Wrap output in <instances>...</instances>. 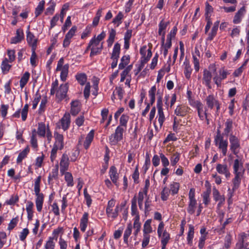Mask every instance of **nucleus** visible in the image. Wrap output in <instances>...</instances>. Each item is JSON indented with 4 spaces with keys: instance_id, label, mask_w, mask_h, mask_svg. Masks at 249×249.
<instances>
[{
    "instance_id": "58",
    "label": "nucleus",
    "mask_w": 249,
    "mask_h": 249,
    "mask_svg": "<svg viewBox=\"0 0 249 249\" xmlns=\"http://www.w3.org/2000/svg\"><path fill=\"white\" fill-rule=\"evenodd\" d=\"M56 166V168L52 170L51 173L50 174L48 177L49 182L53 180V179H55L57 177L58 172V165H57Z\"/></svg>"
},
{
    "instance_id": "21",
    "label": "nucleus",
    "mask_w": 249,
    "mask_h": 249,
    "mask_svg": "<svg viewBox=\"0 0 249 249\" xmlns=\"http://www.w3.org/2000/svg\"><path fill=\"white\" fill-rule=\"evenodd\" d=\"M246 13V9L244 6L241 7L238 12L235 14L233 19V23L234 24H238L239 23Z\"/></svg>"
},
{
    "instance_id": "35",
    "label": "nucleus",
    "mask_w": 249,
    "mask_h": 249,
    "mask_svg": "<svg viewBox=\"0 0 249 249\" xmlns=\"http://www.w3.org/2000/svg\"><path fill=\"white\" fill-rule=\"evenodd\" d=\"M211 193V189L210 186L207 189L206 191L203 192L202 194L203 203L207 205L210 202V195Z\"/></svg>"
},
{
    "instance_id": "31",
    "label": "nucleus",
    "mask_w": 249,
    "mask_h": 249,
    "mask_svg": "<svg viewBox=\"0 0 249 249\" xmlns=\"http://www.w3.org/2000/svg\"><path fill=\"white\" fill-rule=\"evenodd\" d=\"M131 214L135 215V217L138 216L140 218L137 207V198L136 196L131 200Z\"/></svg>"
},
{
    "instance_id": "59",
    "label": "nucleus",
    "mask_w": 249,
    "mask_h": 249,
    "mask_svg": "<svg viewBox=\"0 0 249 249\" xmlns=\"http://www.w3.org/2000/svg\"><path fill=\"white\" fill-rule=\"evenodd\" d=\"M179 188V184L178 182H174L170 185V192L173 195L178 193Z\"/></svg>"
},
{
    "instance_id": "34",
    "label": "nucleus",
    "mask_w": 249,
    "mask_h": 249,
    "mask_svg": "<svg viewBox=\"0 0 249 249\" xmlns=\"http://www.w3.org/2000/svg\"><path fill=\"white\" fill-rule=\"evenodd\" d=\"M232 121L231 119H227L225 123V128L224 129L223 135L228 136L232 128Z\"/></svg>"
},
{
    "instance_id": "44",
    "label": "nucleus",
    "mask_w": 249,
    "mask_h": 249,
    "mask_svg": "<svg viewBox=\"0 0 249 249\" xmlns=\"http://www.w3.org/2000/svg\"><path fill=\"white\" fill-rule=\"evenodd\" d=\"M75 77L78 83L81 85H85L87 80V75L84 73L77 74Z\"/></svg>"
},
{
    "instance_id": "43",
    "label": "nucleus",
    "mask_w": 249,
    "mask_h": 249,
    "mask_svg": "<svg viewBox=\"0 0 249 249\" xmlns=\"http://www.w3.org/2000/svg\"><path fill=\"white\" fill-rule=\"evenodd\" d=\"M156 92V87L155 86H153L148 91V95L150 98V102L149 104L152 105L155 101V94Z\"/></svg>"
},
{
    "instance_id": "14",
    "label": "nucleus",
    "mask_w": 249,
    "mask_h": 249,
    "mask_svg": "<svg viewBox=\"0 0 249 249\" xmlns=\"http://www.w3.org/2000/svg\"><path fill=\"white\" fill-rule=\"evenodd\" d=\"M29 106L28 104H25L20 111V109L18 110L15 113L12 115V117L15 118H19L20 117V114L21 113V119L23 121H25L27 117L28 112Z\"/></svg>"
},
{
    "instance_id": "19",
    "label": "nucleus",
    "mask_w": 249,
    "mask_h": 249,
    "mask_svg": "<svg viewBox=\"0 0 249 249\" xmlns=\"http://www.w3.org/2000/svg\"><path fill=\"white\" fill-rule=\"evenodd\" d=\"M212 79V74L211 73L205 69L203 71L202 82L205 84L209 89L212 88L211 86V82Z\"/></svg>"
},
{
    "instance_id": "60",
    "label": "nucleus",
    "mask_w": 249,
    "mask_h": 249,
    "mask_svg": "<svg viewBox=\"0 0 249 249\" xmlns=\"http://www.w3.org/2000/svg\"><path fill=\"white\" fill-rule=\"evenodd\" d=\"M48 4L49 6L46 9L45 14L46 15H52L54 10L55 3L51 0Z\"/></svg>"
},
{
    "instance_id": "1",
    "label": "nucleus",
    "mask_w": 249,
    "mask_h": 249,
    "mask_svg": "<svg viewBox=\"0 0 249 249\" xmlns=\"http://www.w3.org/2000/svg\"><path fill=\"white\" fill-rule=\"evenodd\" d=\"M233 170L234 178L232 180V190L234 191L239 187L242 178L245 174V169L243 166V161L241 159H236L234 160Z\"/></svg>"
},
{
    "instance_id": "24",
    "label": "nucleus",
    "mask_w": 249,
    "mask_h": 249,
    "mask_svg": "<svg viewBox=\"0 0 249 249\" xmlns=\"http://www.w3.org/2000/svg\"><path fill=\"white\" fill-rule=\"evenodd\" d=\"M89 213L85 212L80 219V228L82 231L85 232L88 226Z\"/></svg>"
},
{
    "instance_id": "8",
    "label": "nucleus",
    "mask_w": 249,
    "mask_h": 249,
    "mask_svg": "<svg viewBox=\"0 0 249 249\" xmlns=\"http://www.w3.org/2000/svg\"><path fill=\"white\" fill-rule=\"evenodd\" d=\"M71 124V116L69 113H66L58 123V126L61 127L64 131L67 130Z\"/></svg>"
},
{
    "instance_id": "30",
    "label": "nucleus",
    "mask_w": 249,
    "mask_h": 249,
    "mask_svg": "<svg viewBox=\"0 0 249 249\" xmlns=\"http://www.w3.org/2000/svg\"><path fill=\"white\" fill-rule=\"evenodd\" d=\"M151 219H147L145 222L143 229V234L149 235V233L152 232V228L151 226Z\"/></svg>"
},
{
    "instance_id": "50",
    "label": "nucleus",
    "mask_w": 249,
    "mask_h": 249,
    "mask_svg": "<svg viewBox=\"0 0 249 249\" xmlns=\"http://www.w3.org/2000/svg\"><path fill=\"white\" fill-rule=\"evenodd\" d=\"M37 134L41 137H44L46 133V126L44 123H39L37 128Z\"/></svg>"
},
{
    "instance_id": "63",
    "label": "nucleus",
    "mask_w": 249,
    "mask_h": 249,
    "mask_svg": "<svg viewBox=\"0 0 249 249\" xmlns=\"http://www.w3.org/2000/svg\"><path fill=\"white\" fill-rule=\"evenodd\" d=\"M47 102V99L46 97L42 99L38 109V113L39 114H42L44 111Z\"/></svg>"
},
{
    "instance_id": "13",
    "label": "nucleus",
    "mask_w": 249,
    "mask_h": 249,
    "mask_svg": "<svg viewBox=\"0 0 249 249\" xmlns=\"http://www.w3.org/2000/svg\"><path fill=\"white\" fill-rule=\"evenodd\" d=\"M76 30V26H73L66 35L63 43L64 47L66 48L69 46L71 43V39L75 35Z\"/></svg>"
},
{
    "instance_id": "45",
    "label": "nucleus",
    "mask_w": 249,
    "mask_h": 249,
    "mask_svg": "<svg viewBox=\"0 0 249 249\" xmlns=\"http://www.w3.org/2000/svg\"><path fill=\"white\" fill-rule=\"evenodd\" d=\"M65 175V179L68 186H72L73 185V180L72 174L68 172H65L63 174Z\"/></svg>"
},
{
    "instance_id": "5",
    "label": "nucleus",
    "mask_w": 249,
    "mask_h": 249,
    "mask_svg": "<svg viewBox=\"0 0 249 249\" xmlns=\"http://www.w3.org/2000/svg\"><path fill=\"white\" fill-rule=\"evenodd\" d=\"M121 46L118 43H116L114 46L111 59L112 60L111 68L114 69L117 65L118 59L120 53Z\"/></svg>"
},
{
    "instance_id": "40",
    "label": "nucleus",
    "mask_w": 249,
    "mask_h": 249,
    "mask_svg": "<svg viewBox=\"0 0 249 249\" xmlns=\"http://www.w3.org/2000/svg\"><path fill=\"white\" fill-rule=\"evenodd\" d=\"M30 73L28 71H26L21 77L19 81L20 87L21 88H23L27 83L30 77Z\"/></svg>"
},
{
    "instance_id": "32",
    "label": "nucleus",
    "mask_w": 249,
    "mask_h": 249,
    "mask_svg": "<svg viewBox=\"0 0 249 249\" xmlns=\"http://www.w3.org/2000/svg\"><path fill=\"white\" fill-rule=\"evenodd\" d=\"M133 227L135 230L133 234L135 237H136L138 233L140 231L141 227V223L140 222V218L138 216H137V217H135L134 218Z\"/></svg>"
},
{
    "instance_id": "62",
    "label": "nucleus",
    "mask_w": 249,
    "mask_h": 249,
    "mask_svg": "<svg viewBox=\"0 0 249 249\" xmlns=\"http://www.w3.org/2000/svg\"><path fill=\"white\" fill-rule=\"evenodd\" d=\"M36 129H34L32 132V135L31 139V143L33 147L36 148L37 147V139L36 138Z\"/></svg>"
},
{
    "instance_id": "10",
    "label": "nucleus",
    "mask_w": 249,
    "mask_h": 249,
    "mask_svg": "<svg viewBox=\"0 0 249 249\" xmlns=\"http://www.w3.org/2000/svg\"><path fill=\"white\" fill-rule=\"evenodd\" d=\"M69 158L68 156L64 153L61 157L60 162V171L61 174H64L69 168Z\"/></svg>"
},
{
    "instance_id": "7",
    "label": "nucleus",
    "mask_w": 249,
    "mask_h": 249,
    "mask_svg": "<svg viewBox=\"0 0 249 249\" xmlns=\"http://www.w3.org/2000/svg\"><path fill=\"white\" fill-rule=\"evenodd\" d=\"M247 235L245 232L239 234L238 242L236 244V249H248L249 243L247 240Z\"/></svg>"
},
{
    "instance_id": "17",
    "label": "nucleus",
    "mask_w": 249,
    "mask_h": 249,
    "mask_svg": "<svg viewBox=\"0 0 249 249\" xmlns=\"http://www.w3.org/2000/svg\"><path fill=\"white\" fill-rule=\"evenodd\" d=\"M36 198V209L38 212H41L42 209L43 201H44V195L42 193H40V191L38 193L35 192Z\"/></svg>"
},
{
    "instance_id": "22",
    "label": "nucleus",
    "mask_w": 249,
    "mask_h": 249,
    "mask_svg": "<svg viewBox=\"0 0 249 249\" xmlns=\"http://www.w3.org/2000/svg\"><path fill=\"white\" fill-rule=\"evenodd\" d=\"M109 177L112 181L116 185L118 186L117 180L119 178V175L117 173L116 168L112 166L110 167L109 171Z\"/></svg>"
},
{
    "instance_id": "2",
    "label": "nucleus",
    "mask_w": 249,
    "mask_h": 249,
    "mask_svg": "<svg viewBox=\"0 0 249 249\" xmlns=\"http://www.w3.org/2000/svg\"><path fill=\"white\" fill-rule=\"evenodd\" d=\"M125 129L121 126H118L114 133L109 137V141L112 145H116L118 142L121 141L123 138V133Z\"/></svg>"
},
{
    "instance_id": "61",
    "label": "nucleus",
    "mask_w": 249,
    "mask_h": 249,
    "mask_svg": "<svg viewBox=\"0 0 249 249\" xmlns=\"http://www.w3.org/2000/svg\"><path fill=\"white\" fill-rule=\"evenodd\" d=\"M170 192V190L168 188L166 187H164L161 193V199L163 201L166 200L169 195Z\"/></svg>"
},
{
    "instance_id": "53",
    "label": "nucleus",
    "mask_w": 249,
    "mask_h": 249,
    "mask_svg": "<svg viewBox=\"0 0 249 249\" xmlns=\"http://www.w3.org/2000/svg\"><path fill=\"white\" fill-rule=\"evenodd\" d=\"M128 119L129 117L128 115L123 114L120 119V125L119 126L124 127V129H125Z\"/></svg>"
},
{
    "instance_id": "64",
    "label": "nucleus",
    "mask_w": 249,
    "mask_h": 249,
    "mask_svg": "<svg viewBox=\"0 0 249 249\" xmlns=\"http://www.w3.org/2000/svg\"><path fill=\"white\" fill-rule=\"evenodd\" d=\"M18 221V217L13 218L10 222L8 226V230L11 231L13 230L17 225Z\"/></svg>"
},
{
    "instance_id": "20",
    "label": "nucleus",
    "mask_w": 249,
    "mask_h": 249,
    "mask_svg": "<svg viewBox=\"0 0 249 249\" xmlns=\"http://www.w3.org/2000/svg\"><path fill=\"white\" fill-rule=\"evenodd\" d=\"M213 199L216 201H219L218 206L220 207L225 202V199L224 196H221L215 187H213Z\"/></svg>"
},
{
    "instance_id": "25",
    "label": "nucleus",
    "mask_w": 249,
    "mask_h": 249,
    "mask_svg": "<svg viewBox=\"0 0 249 249\" xmlns=\"http://www.w3.org/2000/svg\"><path fill=\"white\" fill-rule=\"evenodd\" d=\"M24 34L22 30L18 29L16 31V36L12 37L11 39V44H16L20 42L23 38Z\"/></svg>"
},
{
    "instance_id": "15",
    "label": "nucleus",
    "mask_w": 249,
    "mask_h": 249,
    "mask_svg": "<svg viewBox=\"0 0 249 249\" xmlns=\"http://www.w3.org/2000/svg\"><path fill=\"white\" fill-rule=\"evenodd\" d=\"M216 170L219 174L224 175L227 178H229L231 176V173L227 165L226 164H217L216 167Z\"/></svg>"
},
{
    "instance_id": "56",
    "label": "nucleus",
    "mask_w": 249,
    "mask_h": 249,
    "mask_svg": "<svg viewBox=\"0 0 249 249\" xmlns=\"http://www.w3.org/2000/svg\"><path fill=\"white\" fill-rule=\"evenodd\" d=\"M55 246V242L52 239L48 238L44 245L45 249H54Z\"/></svg>"
},
{
    "instance_id": "6",
    "label": "nucleus",
    "mask_w": 249,
    "mask_h": 249,
    "mask_svg": "<svg viewBox=\"0 0 249 249\" xmlns=\"http://www.w3.org/2000/svg\"><path fill=\"white\" fill-rule=\"evenodd\" d=\"M162 99L161 96H160L157 99V107L158 108V122L160 127L162 126L163 123L165 120V117L162 108Z\"/></svg>"
},
{
    "instance_id": "33",
    "label": "nucleus",
    "mask_w": 249,
    "mask_h": 249,
    "mask_svg": "<svg viewBox=\"0 0 249 249\" xmlns=\"http://www.w3.org/2000/svg\"><path fill=\"white\" fill-rule=\"evenodd\" d=\"M194 234V227L193 225H190L189 226V231L187 234V240L188 244L192 246L193 244V239Z\"/></svg>"
},
{
    "instance_id": "46",
    "label": "nucleus",
    "mask_w": 249,
    "mask_h": 249,
    "mask_svg": "<svg viewBox=\"0 0 249 249\" xmlns=\"http://www.w3.org/2000/svg\"><path fill=\"white\" fill-rule=\"evenodd\" d=\"M184 64L185 65L184 73L186 78L189 79L190 78L192 70L188 62H184Z\"/></svg>"
},
{
    "instance_id": "38",
    "label": "nucleus",
    "mask_w": 249,
    "mask_h": 249,
    "mask_svg": "<svg viewBox=\"0 0 249 249\" xmlns=\"http://www.w3.org/2000/svg\"><path fill=\"white\" fill-rule=\"evenodd\" d=\"M29 147L28 146H27L22 152H21L18 157L17 160V163H20L23 160V159L26 157L27 155L29 152Z\"/></svg>"
},
{
    "instance_id": "11",
    "label": "nucleus",
    "mask_w": 249,
    "mask_h": 249,
    "mask_svg": "<svg viewBox=\"0 0 249 249\" xmlns=\"http://www.w3.org/2000/svg\"><path fill=\"white\" fill-rule=\"evenodd\" d=\"M68 90L67 84H62L56 92V97L59 101H62L66 96Z\"/></svg>"
},
{
    "instance_id": "27",
    "label": "nucleus",
    "mask_w": 249,
    "mask_h": 249,
    "mask_svg": "<svg viewBox=\"0 0 249 249\" xmlns=\"http://www.w3.org/2000/svg\"><path fill=\"white\" fill-rule=\"evenodd\" d=\"M206 105L207 107L212 109L213 108L215 104L217 102V100H216L213 96V95L211 94L208 95L206 98Z\"/></svg>"
},
{
    "instance_id": "36",
    "label": "nucleus",
    "mask_w": 249,
    "mask_h": 249,
    "mask_svg": "<svg viewBox=\"0 0 249 249\" xmlns=\"http://www.w3.org/2000/svg\"><path fill=\"white\" fill-rule=\"evenodd\" d=\"M219 23V21H216L214 23L213 26V27L211 32L209 34L208 39L212 40L213 37L215 36L217 31L218 30V27Z\"/></svg>"
},
{
    "instance_id": "37",
    "label": "nucleus",
    "mask_w": 249,
    "mask_h": 249,
    "mask_svg": "<svg viewBox=\"0 0 249 249\" xmlns=\"http://www.w3.org/2000/svg\"><path fill=\"white\" fill-rule=\"evenodd\" d=\"M196 204V200H189L188 207L187 209V211L189 213L191 214L194 213Z\"/></svg>"
},
{
    "instance_id": "55",
    "label": "nucleus",
    "mask_w": 249,
    "mask_h": 249,
    "mask_svg": "<svg viewBox=\"0 0 249 249\" xmlns=\"http://www.w3.org/2000/svg\"><path fill=\"white\" fill-rule=\"evenodd\" d=\"M63 231V228L59 227L53 231L52 236L49 238L52 239V240L57 241L59 234Z\"/></svg>"
},
{
    "instance_id": "12",
    "label": "nucleus",
    "mask_w": 249,
    "mask_h": 249,
    "mask_svg": "<svg viewBox=\"0 0 249 249\" xmlns=\"http://www.w3.org/2000/svg\"><path fill=\"white\" fill-rule=\"evenodd\" d=\"M215 144L218 147V148L221 150L223 156L227 155L228 142L227 140L221 138L217 140H214Z\"/></svg>"
},
{
    "instance_id": "47",
    "label": "nucleus",
    "mask_w": 249,
    "mask_h": 249,
    "mask_svg": "<svg viewBox=\"0 0 249 249\" xmlns=\"http://www.w3.org/2000/svg\"><path fill=\"white\" fill-rule=\"evenodd\" d=\"M116 35V31L112 29L109 32V35L108 38L107 40L108 47H111L114 41V38Z\"/></svg>"
},
{
    "instance_id": "41",
    "label": "nucleus",
    "mask_w": 249,
    "mask_h": 249,
    "mask_svg": "<svg viewBox=\"0 0 249 249\" xmlns=\"http://www.w3.org/2000/svg\"><path fill=\"white\" fill-rule=\"evenodd\" d=\"M69 68V66L68 64H66L63 66V68H61V70H60L61 71L60 78L63 81H65L66 79L68 73Z\"/></svg>"
},
{
    "instance_id": "49",
    "label": "nucleus",
    "mask_w": 249,
    "mask_h": 249,
    "mask_svg": "<svg viewBox=\"0 0 249 249\" xmlns=\"http://www.w3.org/2000/svg\"><path fill=\"white\" fill-rule=\"evenodd\" d=\"M45 2L44 0H41L37 5V7L36 8L35 11V15L36 17H38L41 13L42 12Z\"/></svg>"
},
{
    "instance_id": "39",
    "label": "nucleus",
    "mask_w": 249,
    "mask_h": 249,
    "mask_svg": "<svg viewBox=\"0 0 249 249\" xmlns=\"http://www.w3.org/2000/svg\"><path fill=\"white\" fill-rule=\"evenodd\" d=\"M130 60L129 55H124L121 59V63L119 64V69H123L129 63Z\"/></svg>"
},
{
    "instance_id": "26",
    "label": "nucleus",
    "mask_w": 249,
    "mask_h": 249,
    "mask_svg": "<svg viewBox=\"0 0 249 249\" xmlns=\"http://www.w3.org/2000/svg\"><path fill=\"white\" fill-rule=\"evenodd\" d=\"M132 225L131 223H129L126 229L124 231V243L128 245V238L132 233Z\"/></svg>"
},
{
    "instance_id": "18",
    "label": "nucleus",
    "mask_w": 249,
    "mask_h": 249,
    "mask_svg": "<svg viewBox=\"0 0 249 249\" xmlns=\"http://www.w3.org/2000/svg\"><path fill=\"white\" fill-rule=\"evenodd\" d=\"M37 39L30 31L27 33V41L29 45L32 47V50H36Z\"/></svg>"
},
{
    "instance_id": "48",
    "label": "nucleus",
    "mask_w": 249,
    "mask_h": 249,
    "mask_svg": "<svg viewBox=\"0 0 249 249\" xmlns=\"http://www.w3.org/2000/svg\"><path fill=\"white\" fill-rule=\"evenodd\" d=\"M152 52L150 49L147 50V54L146 56H143L141 58V65L144 67V64H146L150 59L152 56Z\"/></svg>"
},
{
    "instance_id": "16",
    "label": "nucleus",
    "mask_w": 249,
    "mask_h": 249,
    "mask_svg": "<svg viewBox=\"0 0 249 249\" xmlns=\"http://www.w3.org/2000/svg\"><path fill=\"white\" fill-rule=\"evenodd\" d=\"M54 137L55 142L53 146L59 148V150H62L64 147V137L63 135L55 132Z\"/></svg>"
},
{
    "instance_id": "29",
    "label": "nucleus",
    "mask_w": 249,
    "mask_h": 249,
    "mask_svg": "<svg viewBox=\"0 0 249 249\" xmlns=\"http://www.w3.org/2000/svg\"><path fill=\"white\" fill-rule=\"evenodd\" d=\"M33 207L34 203L32 201H29L27 202L26 210L27 213V218L29 220H32L33 216Z\"/></svg>"
},
{
    "instance_id": "4",
    "label": "nucleus",
    "mask_w": 249,
    "mask_h": 249,
    "mask_svg": "<svg viewBox=\"0 0 249 249\" xmlns=\"http://www.w3.org/2000/svg\"><path fill=\"white\" fill-rule=\"evenodd\" d=\"M229 141L230 150L237 157L239 158L238 154L241 148L239 139L235 136L231 134L229 137Z\"/></svg>"
},
{
    "instance_id": "51",
    "label": "nucleus",
    "mask_w": 249,
    "mask_h": 249,
    "mask_svg": "<svg viewBox=\"0 0 249 249\" xmlns=\"http://www.w3.org/2000/svg\"><path fill=\"white\" fill-rule=\"evenodd\" d=\"M103 49V44L102 43L99 47H91L90 56L92 57L101 53Z\"/></svg>"
},
{
    "instance_id": "23",
    "label": "nucleus",
    "mask_w": 249,
    "mask_h": 249,
    "mask_svg": "<svg viewBox=\"0 0 249 249\" xmlns=\"http://www.w3.org/2000/svg\"><path fill=\"white\" fill-rule=\"evenodd\" d=\"M189 108L185 106H178L175 110V113L177 116H185L188 113Z\"/></svg>"
},
{
    "instance_id": "3",
    "label": "nucleus",
    "mask_w": 249,
    "mask_h": 249,
    "mask_svg": "<svg viewBox=\"0 0 249 249\" xmlns=\"http://www.w3.org/2000/svg\"><path fill=\"white\" fill-rule=\"evenodd\" d=\"M164 224L163 221H161L158 227V235L161 238V244H167L170 239V235L166 231L164 230Z\"/></svg>"
},
{
    "instance_id": "42",
    "label": "nucleus",
    "mask_w": 249,
    "mask_h": 249,
    "mask_svg": "<svg viewBox=\"0 0 249 249\" xmlns=\"http://www.w3.org/2000/svg\"><path fill=\"white\" fill-rule=\"evenodd\" d=\"M11 67V65L8 63V60L7 58H5L2 62L1 64V70L3 73H7L10 68Z\"/></svg>"
},
{
    "instance_id": "57",
    "label": "nucleus",
    "mask_w": 249,
    "mask_h": 249,
    "mask_svg": "<svg viewBox=\"0 0 249 249\" xmlns=\"http://www.w3.org/2000/svg\"><path fill=\"white\" fill-rule=\"evenodd\" d=\"M124 17V15L122 12H119L117 15L113 19L112 22L118 26L122 23V19Z\"/></svg>"
},
{
    "instance_id": "28",
    "label": "nucleus",
    "mask_w": 249,
    "mask_h": 249,
    "mask_svg": "<svg viewBox=\"0 0 249 249\" xmlns=\"http://www.w3.org/2000/svg\"><path fill=\"white\" fill-rule=\"evenodd\" d=\"M196 107L197 110L198 116L200 120L204 119V111H203V106L200 101H196Z\"/></svg>"
},
{
    "instance_id": "9",
    "label": "nucleus",
    "mask_w": 249,
    "mask_h": 249,
    "mask_svg": "<svg viewBox=\"0 0 249 249\" xmlns=\"http://www.w3.org/2000/svg\"><path fill=\"white\" fill-rule=\"evenodd\" d=\"M219 77L216 75L213 78V80L214 83L217 85V87H220L222 80L226 78L227 75L229 74L228 71L224 68L219 70Z\"/></svg>"
},
{
    "instance_id": "54",
    "label": "nucleus",
    "mask_w": 249,
    "mask_h": 249,
    "mask_svg": "<svg viewBox=\"0 0 249 249\" xmlns=\"http://www.w3.org/2000/svg\"><path fill=\"white\" fill-rule=\"evenodd\" d=\"M132 68V65H130L128 66H127L121 73V80L120 81L121 82H124V79L126 78V76L128 74V73L130 72V71L131 70Z\"/></svg>"
},
{
    "instance_id": "52",
    "label": "nucleus",
    "mask_w": 249,
    "mask_h": 249,
    "mask_svg": "<svg viewBox=\"0 0 249 249\" xmlns=\"http://www.w3.org/2000/svg\"><path fill=\"white\" fill-rule=\"evenodd\" d=\"M169 24V22H164L163 20H162L159 24V31L158 34L159 35H161L163 31H165V30Z\"/></svg>"
}]
</instances>
